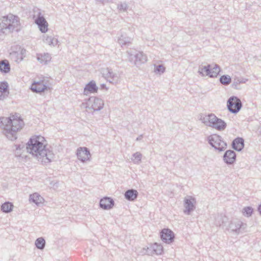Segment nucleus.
I'll return each mask as SVG.
<instances>
[{"mask_svg":"<svg viewBox=\"0 0 261 261\" xmlns=\"http://www.w3.org/2000/svg\"><path fill=\"white\" fill-rule=\"evenodd\" d=\"M45 138L41 136L31 138L26 144L27 152L35 156L38 161L45 164L50 163L53 158V152L45 148Z\"/></svg>","mask_w":261,"mask_h":261,"instance_id":"nucleus-1","label":"nucleus"},{"mask_svg":"<svg viewBox=\"0 0 261 261\" xmlns=\"http://www.w3.org/2000/svg\"><path fill=\"white\" fill-rule=\"evenodd\" d=\"M24 125L23 120L17 115L9 117H0V127L4 129V134L7 138L14 141L17 139V132Z\"/></svg>","mask_w":261,"mask_h":261,"instance_id":"nucleus-2","label":"nucleus"},{"mask_svg":"<svg viewBox=\"0 0 261 261\" xmlns=\"http://www.w3.org/2000/svg\"><path fill=\"white\" fill-rule=\"evenodd\" d=\"M19 18L17 16L10 14L0 18V35L5 33V30L10 32H18L20 28Z\"/></svg>","mask_w":261,"mask_h":261,"instance_id":"nucleus-3","label":"nucleus"},{"mask_svg":"<svg viewBox=\"0 0 261 261\" xmlns=\"http://www.w3.org/2000/svg\"><path fill=\"white\" fill-rule=\"evenodd\" d=\"M128 61L137 66L144 64L147 61V57L142 51L135 49H130L127 51Z\"/></svg>","mask_w":261,"mask_h":261,"instance_id":"nucleus-4","label":"nucleus"},{"mask_svg":"<svg viewBox=\"0 0 261 261\" xmlns=\"http://www.w3.org/2000/svg\"><path fill=\"white\" fill-rule=\"evenodd\" d=\"M207 141L210 145L218 152L223 151L227 148V143L219 135L213 134L209 136Z\"/></svg>","mask_w":261,"mask_h":261,"instance_id":"nucleus-5","label":"nucleus"},{"mask_svg":"<svg viewBox=\"0 0 261 261\" xmlns=\"http://www.w3.org/2000/svg\"><path fill=\"white\" fill-rule=\"evenodd\" d=\"M221 71V69L218 64H215L213 67L208 64L202 67H199L198 73L202 76L208 75L210 77H216Z\"/></svg>","mask_w":261,"mask_h":261,"instance_id":"nucleus-6","label":"nucleus"},{"mask_svg":"<svg viewBox=\"0 0 261 261\" xmlns=\"http://www.w3.org/2000/svg\"><path fill=\"white\" fill-rule=\"evenodd\" d=\"M25 51V49L21 48L20 46H14L10 49L9 56L12 60L16 62L19 63L21 62L24 57Z\"/></svg>","mask_w":261,"mask_h":261,"instance_id":"nucleus-7","label":"nucleus"},{"mask_svg":"<svg viewBox=\"0 0 261 261\" xmlns=\"http://www.w3.org/2000/svg\"><path fill=\"white\" fill-rule=\"evenodd\" d=\"M104 106L103 100L98 97L91 96L88 98L86 102V108L89 109H92L94 111H99Z\"/></svg>","mask_w":261,"mask_h":261,"instance_id":"nucleus-8","label":"nucleus"},{"mask_svg":"<svg viewBox=\"0 0 261 261\" xmlns=\"http://www.w3.org/2000/svg\"><path fill=\"white\" fill-rule=\"evenodd\" d=\"M227 107L229 111L231 113L237 114L241 110L242 103L238 97L232 96L227 100Z\"/></svg>","mask_w":261,"mask_h":261,"instance_id":"nucleus-9","label":"nucleus"},{"mask_svg":"<svg viewBox=\"0 0 261 261\" xmlns=\"http://www.w3.org/2000/svg\"><path fill=\"white\" fill-rule=\"evenodd\" d=\"M163 252V247L161 244L155 243L147 248H143L141 253L143 254L152 255L153 254L161 255Z\"/></svg>","mask_w":261,"mask_h":261,"instance_id":"nucleus-10","label":"nucleus"},{"mask_svg":"<svg viewBox=\"0 0 261 261\" xmlns=\"http://www.w3.org/2000/svg\"><path fill=\"white\" fill-rule=\"evenodd\" d=\"M196 203V199L191 196H187L184 200V206L185 210L184 212L185 214L190 215L191 213L195 208V204Z\"/></svg>","mask_w":261,"mask_h":261,"instance_id":"nucleus-11","label":"nucleus"},{"mask_svg":"<svg viewBox=\"0 0 261 261\" xmlns=\"http://www.w3.org/2000/svg\"><path fill=\"white\" fill-rule=\"evenodd\" d=\"M162 241L168 244L173 242L175 238L174 232L169 228H164L160 232Z\"/></svg>","mask_w":261,"mask_h":261,"instance_id":"nucleus-12","label":"nucleus"},{"mask_svg":"<svg viewBox=\"0 0 261 261\" xmlns=\"http://www.w3.org/2000/svg\"><path fill=\"white\" fill-rule=\"evenodd\" d=\"M35 22L42 33H45L48 31V22L41 12H38L37 18L35 19Z\"/></svg>","mask_w":261,"mask_h":261,"instance_id":"nucleus-13","label":"nucleus"},{"mask_svg":"<svg viewBox=\"0 0 261 261\" xmlns=\"http://www.w3.org/2000/svg\"><path fill=\"white\" fill-rule=\"evenodd\" d=\"M106 73L103 74L105 75L106 79L108 82L113 84H117L120 82L119 75L114 72L112 69L107 68L106 70Z\"/></svg>","mask_w":261,"mask_h":261,"instance_id":"nucleus-14","label":"nucleus"},{"mask_svg":"<svg viewBox=\"0 0 261 261\" xmlns=\"http://www.w3.org/2000/svg\"><path fill=\"white\" fill-rule=\"evenodd\" d=\"M77 158L82 162H85L90 160L91 154L89 150L85 147H80L76 151Z\"/></svg>","mask_w":261,"mask_h":261,"instance_id":"nucleus-15","label":"nucleus"},{"mask_svg":"<svg viewBox=\"0 0 261 261\" xmlns=\"http://www.w3.org/2000/svg\"><path fill=\"white\" fill-rule=\"evenodd\" d=\"M47 87L44 80H40L38 82H34L31 86V90L36 93H41L46 90Z\"/></svg>","mask_w":261,"mask_h":261,"instance_id":"nucleus-16","label":"nucleus"},{"mask_svg":"<svg viewBox=\"0 0 261 261\" xmlns=\"http://www.w3.org/2000/svg\"><path fill=\"white\" fill-rule=\"evenodd\" d=\"M223 159L227 165H232L236 161V153L232 150H226L223 155Z\"/></svg>","mask_w":261,"mask_h":261,"instance_id":"nucleus-17","label":"nucleus"},{"mask_svg":"<svg viewBox=\"0 0 261 261\" xmlns=\"http://www.w3.org/2000/svg\"><path fill=\"white\" fill-rule=\"evenodd\" d=\"M226 122L220 118H218L215 115L214 119H213L211 127L218 130L221 131L224 130L226 127Z\"/></svg>","mask_w":261,"mask_h":261,"instance_id":"nucleus-18","label":"nucleus"},{"mask_svg":"<svg viewBox=\"0 0 261 261\" xmlns=\"http://www.w3.org/2000/svg\"><path fill=\"white\" fill-rule=\"evenodd\" d=\"M114 205V201L110 197H105L100 200V207L103 210H110L113 207Z\"/></svg>","mask_w":261,"mask_h":261,"instance_id":"nucleus-19","label":"nucleus"},{"mask_svg":"<svg viewBox=\"0 0 261 261\" xmlns=\"http://www.w3.org/2000/svg\"><path fill=\"white\" fill-rule=\"evenodd\" d=\"M215 114L213 113L206 115L201 113L199 116V119L205 125L211 127L213 119L215 118Z\"/></svg>","mask_w":261,"mask_h":261,"instance_id":"nucleus-20","label":"nucleus"},{"mask_svg":"<svg viewBox=\"0 0 261 261\" xmlns=\"http://www.w3.org/2000/svg\"><path fill=\"white\" fill-rule=\"evenodd\" d=\"M98 87L94 81H91L87 84L84 88V94L87 95L89 93H97Z\"/></svg>","mask_w":261,"mask_h":261,"instance_id":"nucleus-21","label":"nucleus"},{"mask_svg":"<svg viewBox=\"0 0 261 261\" xmlns=\"http://www.w3.org/2000/svg\"><path fill=\"white\" fill-rule=\"evenodd\" d=\"M232 148L238 151H241L244 147V140L242 138L237 137L231 143Z\"/></svg>","mask_w":261,"mask_h":261,"instance_id":"nucleus-22","label":"nucleus"},{"mask_svg":"<svg viewBox=\"0 0 261 261\" xmlns=\"http://www.w3.org/2000/svg\"><path fill=\"white\" fill-rule=\"evenodd\" d=\"M244 225H246V224H244L240 220L236 219L231 221L229 225V228L232 231L239 233L240 229Z\"/></svg>","mask_w":261,"mask_h":261,"instance_id":"nucleus-23","label":"nucleus"},{"mask_svg":"<svg viewBox=\"0 0 261 261\" xmlns=\"http://www.w3.org/2000/svg\"><path fill=\"white\" fill-rule=\"evenodd\" d=\"M138 192L136 190L132 189L127 190L124 193V197L128 201H133L137 199Z\"/></svg>","mask_w":261,"mask_h":261,"instance_id":"nucleus-24","label":"nucleus"},{"mask_svg":"<svg viewBox=\"0 0 261 261\" xmlns=\"http://www.w3.org/2000/svg\"><path fill=\"white\" fill-rule=\"evenodd\" d=\"M132 39L126 36L125 35H121L118 39L119 44L122 47L123 46H128L131 44Z\"/></svg>","mask_w":261,"mask_h":261,"instance_id":"nucleus-25","label":"nucleus"},{"mask_svg":"<svg viewBox=\"0 0 261 261\" xmlns=\"http://www.w3.org/2000/svg\"><path fill=\"white\" fill-rule=\"evenodd\" d=\"M37 59L38 61L41 64H46L51 60V57L48 53H44V54H37Z\"/></svg>","mask_w":261,"mask_h":261,"instance_id":"nucleus-26","label":"nucleus"},{"mask_svg":"<svg viewBox=\"0 0 261 261\" xmlns=\"http://www.w3.org/2000/svg\"><path fill=\"white\" fill-rule=\"evenodd\" d=\"M29 199L30 201L35 203L37 205L42 203L44 201L43 198L37 193L31 194Z\"/></svg>","mask_w":261,"mask_h":261,"instance_id":"nucleus-27","label":"nucleus"},{"mask_svg":"<svg viewBox=\"0 0 261 261\" xmlns=\"http://www.w3.org/2000/svg\"><path fill=\"white\" fill-rule=\"evenodd\" d=\"M10 70V64L8 60H4L0 61V71L7 73Z\"/></svg>","mask_w":261,"mask_h":261,"instance_id":"nucleus-28","label":"nucleus"},{"mask_svg":"<svg viewBox=\"0 0 261 261\" xmlns=\"http://www.w3.org/2000/svg\"><path fill=\"white\" fill-rule=\"evenodd\" d=\"M13 204L10 202H5L1 205V211L5 213H9L12 211Z\"/></svg>","mask_w":261,"mask_h":261,"instance_id":"nucleus-29","label":"nucleus"},{"mask_svg":"<svg viewBox=\"0 0 261 261\" xmlns=\"http://www.w3.org/2000/svg\"><path fill=\"white\" fill-rule=\"evenodd\" d=\"M219 81L223 85L228 86L231 82V78L229 75L225 74L220 77Z\"/></svg>","mask_w":261,"mask_h":261,"instance_id":"nucleus-30","label":"nucleus"},{"mask_svg":"<svg viewBox=\"0 0 261 261\" xmlns=\"http://www.w3.org/2000/svg\"><path fill=\"white\" fill-rule=\"evenodd\" d=\"M35 245L36 247L40 250L44 248L45 246V241L42 237L38 238L35 241Z\"/></svg>","mask_w":261,"mask_h":261,"instance_id":"nucleus-31","label":"nucleus"},{"mask_svg":"<svg viewBox=\"0 0 261 261\" xmlns=\"http://www.w3.org/2000/svg\"><path fill=\"white\" fill-rule=\"evenodd\" d=\"M9 85L7 82L4 81L0 82V92L6 94L7 93L6 96H7L9 92L8 91Z\"/></svg>","mask_w":261,"mask_h":261,"instance_id":"nucleus-32","label":"nucleus"},{"mask_svg":"<svg viewBox=\"0 0 261 261\" xmlns=\"http://www.w3.org/2000/svg\"><path fill=\"white\" fill-rule=\"evenodd\" d=\"M133 157L134 158L132 159L133 162L138 164L141 162L142 155L140 152H136L133 154Z\"/></svg>","mask_w":261,"mask_h":261,"instance_id":"nucleus-33","label":"nucleus"},{"mask_svg":"<svg viewBox=\"0 0 261 261\" xmlns=\"http://www.w3.org/2000/svg\"><path fill=\"white\" fill-rule=\"evenodd\" d=\"M253 212V208L250 206H246L243 208V213L244 216L249 217H250Z\"/></svg>","mask_w":261,"mask_h":261,"instance_id":"nucleus-34","label":"nucleus"},{"mask_svg":"<svg viewBox=\"0 0 261 261\" xmlns=\"http://www.w3.org/2000/svg\"><path fill=\"white\" fill-rule=\"evenodd\" d=\"M165 71V67L162 65H158L155 66L154 72L160 74L163 73Z\"/></svg>","mask_w":261,"mask_h":261,"instance_id":"nucleus-35","label":"nucleus"},{"mask_svg":"<svg viewBox=\"0 0 261 261\" xmlns=\"http://www.w3.org/2000/svg\"><path fill=\"white\" fill-rule=\"evenodd\" d=\"M51 36L44 37V41L48 43L49 45H53V46L56 45L58 43V40H55V42H52Z\"/></svg>","mask_w":261,"mask_h":261,"instance_id":"nucleus-36","label":"nucleus"},{"mask_svg":"<svg viewBox=\"0 0 261 261\" xmlns=\"http://www.w3.org/2000/svg\"><path fill=\"white\" fill-rule=\"evenodd\" d=\"M240 84L239 77H236L234 79L233 83L231 85V87L234 89H240V88L238 87V85Z\"/></svg>","mask_w":261,"mask_h":261,"instance_id":"nucleus-37","label":"nucleus"},{"mask_svg":"<svg viewBox=\"0 0 261 261\" xmlns=\"http://www.w3.org/2000/svg\"><path fill=\"white\" fill-rule=\"evenodd\" d=\"M118 9L120 10L126 11L127 9V5L126 3H121L118 5Z\"/></svg>","mask_w":261,"mask_h":261,"instance_id":"nucleus-38","label":"nucleus"},{"mask_svg":"<svg viewBox=\"0 0 261 261\" xmlns=\"http://www.w3.org/2000/svg\"><path fill=\"white\" fill-rule=\"evenodd\" d=\"M15 146L16 151L21 150L25 147V145L24 144H17Z\"/></svg>","mask_w":261,"mask_h":261,"instance_id":"nucleus-39","label":"nucleus"},{"mask_svg":"<svg viewBox=\"0 0 261 261\" xmlns=\"http://www.w3.org/2000/svg\"><path fill=\"white\" fill-rule=\"evenodd\" d=\"M239 80H240V84L245 83L248 80L247 79L243 78V77H241V78L239 77Z\"/></svg>","mask_w":261,"mask_h":261,"instance_id":"nucleus-40","label":"nucleus"},{"mask_svg":"<svg viewBox=\"0 0 261 261\" xmlns=\"http://www.w3.org/2000/svg\"><path fill=\"white\" fill-rule=\"evenodd\" d=\"M100 89H105L106 90H107L108 89V88L107 87L106 84H102L100 85Z\"/></svg>","mask_w":261,"mask_h":261,"instance_id":"nucleus-41","label":"nucleus"},{"mask_svg":"<svg viewBox=\"0 0 261 261\" xmlns=\"http://www.w3.org/2000/svg\"><path fill=\"white\" fill-rule=\"evenodd\" d=\"M143 138V135L141 134L140 135H139L137 138H136V141H140L142 139V138Z\"/></svg>","mask_w":261,"mask_h":261,"instance_id":"nucleus-42","label":"nucleus"},{"mask_svg":"<svg viewBox=\"0 0 261 261\" xmlns=\"http://www.w3.org/2000/svg\"><path fill=\"white\" fill-rule=\"evenodd\" d=\"M96 1L98 2H101L103 4H105V3L109 2L111 1L112 0H96Z\"/></svg>","mask_w":261,"mask_h":261,"instance_id":"nucleus-43","label":"nucleus"},{"mask_svg":"<svg viewBox=\"0 0 261 261\" xmlns=\"http://www.w3.org/2000/svg\"><path fill=\"white\" fill-rule=\"evenodd\" d=\"M7 96L5 95V94L1 93L0 95V100H3L6 98Z\"/></svg>","mask_w":261,"mask_h":261,"instance_id":"nucleus-44","label":"nucleus"},{"mask_svg":"<svg viewBox=\"0 0 261 261\" xmlns=\"http://www.w3.org/2000/svg\"><path fill=\"white\" fill-rule=\"evenodd\" d=\"M258 211L260 215H261V204L258 207Z\"/></svg>","mask_w":261,"mask_h":261,"instance_id":"nucleus-45","label":"nucleus"},{"mask_svg":"<svg viewBox=\"0 0 261 261\" xmlns=\"http://www.w3.org/2000/svg\"><path fill=\"white\" fill-rule=\"evenodd\" d=\"M51 40H53L52 42H55V40H58V39L56 38H51Z\"/></svg>","mask_w":261,"mask_h":261,"instance_id":"nucleus-46","label":"nucleus"}]
</instances>
